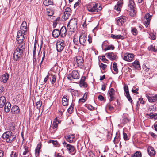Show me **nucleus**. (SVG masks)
I'll list each match as a JSON object with an SVG mask.
<instances>
[{"label":"nucleus","instance_id":"f257e3e1","mask_svg":"<svg viewBox=\"0 0 157 157\" xmlns=\"http://www.w3.org/2000/svg\"><path fill=\"white\" fill-rule=\"evenodd\" d=\"M27 23L26 22H22L20 27V30L18 31L17 35V40L19 43H21L24 39V35L27 34Z\"/></svg>","mask_w":157,"mask_h":157},{"label":"nucleus","instance_id":"f03ea898","mask_svg":"<svg viewBox=\"0 0 157 157\" xmlns=\"http://www.w3.org/2000/svg\"><path fill=\"white\" fill-rule=\"evenodd\" d=\"M2 137L7 142L11 143L15 140L16 136L11 131H6L3 134Z\"/></svg>","mask_w":157,"mask_h":157},{"label":"nucleus","instance_id":"7ed1b4c3","mask_svg":"<svg viewBox=\"0 0 157 157\" xmlns=\"http://www.w3.org/2000/svg\"><path fill=\"white\" fill-rule=\"evenodd\" d=\"M97 7L98 4L95 3L88 4L87 6L88 10L92 13H97L98 11Z\"/></svg>","mask_w":157,"mask_h":157},{"label":"nucleus","instance_id":"20e7f679","mask_svg":"<svg viewBox=\"0 0 157 157\" xmlns=\"http://www.w3.org/2000/svg\"><path fill=\"white\" fill-rule=\"evenodd\" d=\"M71 13V9L69 7H67L65 9V11L63 13V15L62 16V21H65L67 20L68 18V17Z\"/></svg>","mask_w":157,"mask_h":157},{"label":"nucleus","instance_id":"39448f33","mask_svg":"<svg viewBox=\"0 0 157 157\" xmlns=\"http://www.w3.org/2000/svg\"><path fill=\"white\" fill-rule=\"evenodd\" d=\"M63 144L64 147L67 148L71 155H74L76 152V150L73 146L68 144L65 142H63Z\"/></svg>","mask_w":157,"mask_h":157},{"label":"nucleus","instance_id":"423d86ee","mask_svg":"<svg viewBox=\"0 0 157 157\" xmlns=\"http://www.w3.org/2000/svg\"><path fill=\"white\" fill-rule=\"evenodd\" d=\"M79 78V73L76 71H73L71 75L70 74L67 75V78L70 80H72L73 79H78Z\"/></svg>","mask_w":157,"mask_h":157},{"label":"nucleus","instance_id":"0eeeda50","mask_svg":"<svg viewBox=\"0 0 157 157\" xmlns=\"http://www.w3.org/2000/svg\"><path fill=\"white\" fill-rule=\"evenodd\" d=\"M23 52L20 51H19L18 49H16L14 52L13 54V57L14 60L16 61L20 59L22 56Z\"/></svg>","mask_w":157,"mask_h":157},{"label":"nucleus","instance_id":"6e6552de","mask_svg":"<svg viewBox=\"0 0 157 157\" xmlns=\"http://www.w3.org/2000/svg\"><path fill=\"white\" fill-rule=\"evenodd\" d=\"M124 90L125 92V95L128 99L130 103H132V100L129 93L128 86L126 84L124 85Z\"/></svg>","mask_w":157,"mask_h":157},{"label":"nucleus","instance_id":"1a4fd4ad","mask_svg":"<svg viewBox=\"0 0 157 157\" xmlns=\"http://www.w3.org/2000/svg\"><path fill=\"white\" fill-rule=\"evenodd\" d=\"M65 45V44L63 40H62V41L60 40L57 41L56 43V48L57 51L59 52L62 51L64 49Z\"/></svg>","mask_w":157,"mask_h":157},{"label":"nucleus","instance_id":"9d476101","mask_svg":"<svg viewBox=\"0 0 157 157\" xmlns=\"http://www.w3.org/2000/svg\"><path fill=\"white\" fill-rule=\"evenodd\" d=\"M115 90L113 88H110L108 92V96L110 97L109 100L110 101H114L115 98L114 97Z\"/></svg>","mask_w":157,"mask_h":157},{"label":"nucleus","instance_id":"9b49d317","mask_svg":"<svg viewBox=\"0 0 157 157\" xmlns=\"http://www.w3.org/2000/svg\"><path fill=\"white\" fill-rule=\"evenodd\" d=\"M127 19V18L125 16H120L118 17L117 19V25L119 26L123 25Z\"/></svg>","mask_w":157,"mask_h":157},{"label":"nucleus","instance_id":"f8f14e48","mask_svg":"<svg viewBox=\"0 0 157 157\" xmlns=\"http://www.w3.org/2000/svg\"><path fill=\"white\" fill-rule=\"evenodd\" d=\"M87 37L85 34H82L79 37V41L80 44L83 45H86Z\"/></svg>","mask_w":157,"mask_h":157},{"label":"nucleus","instance_id":"ddd939ff","mask_svg":"<svg viewBox=\"0 0 157 157\" xmlns=\"http://www.w3.org/2000/svg\"><path fill=\"white\" fill-rule=\"evenodd\" d=\"M152 16L149 13H147L145 15L144 17L146 21H144V24L146 27H147L150 24V21L151 20Z\"/></svg>","mask_w":157,"mask_h":157},{"label":"nucleus","instance_id":"4468645a","mask_svg":"<svg viewBox=\"0 0 157 157\" xmlns=\"http://www.w3.org/2000/svg\"><path fill=\"white\" fill-rule=\"evenodd\" d=\"M134 57L133 54L126 53L124 54L123 59L126 61L130 62L132 60Z\"/></svg>","mask_w":157,"mask_h":157},{"label":"nucleus","instance_id":"2eb2a0df","mask_svg":"<svg viewBox=\"0 0 157 157\" xmlns=\"http://www.w3.org/2000/svg\"><path fill=\"white\" fill-rule=\"evenodd\" d=\"M77 20L76 19H71L68 24V25L70 26L73 29H76L77 27Z\"/></svg>","mask_w":157,"mask_h":157},{"label":"nucleus","instance_id":"dca6fc26","mask_svg":"<svg viewBox=\"0 0 157 157\" xmlns=\"http://www.w3.org/2000/svg\"><path fill=\"white\" fill-rule=\"evenodd\" d=\"M76 62L78 66L82 67L83 65V60L82 58L80 56H77L76 58Z\"/></svg>","mask_w":157,"mask_h":157},{"label":"nucleus","instance_id":"f3484780","mask_svg":"<svg viewBox=\"0 0 157 157\" xmlns=\"http://www.w3.org/2000/svg\"><path fill=\"white\" fill-rule=\"evenodd\" d=\"M123 4V2L122 1H118L117 4L115 5L114 10L117 12H120L121 9L122 7V5Z\"/></svg>","mask_w":157,"mask_h":157},{"label":"nucleus","instance_id":"a211bd4d","mask_svg":"<svg viewBox=\"0 0 157 157\" xmlns=\"http://www.w3.org/2000/svg\"><path fill=\"white\" fill-rule=\"evenodd\" d=\"M146 97L147 98L149 101L150 102H154L157 100V94L154 96H149L147 94H146Z\"/></svg>","mask_w":157,"mask_h":157},{"label":"nucleus","instance_id":"6ab92c4d","mask_svg":"<svg viewBox=\"0 0 157 157\" xmlns=\"http://www.w3.org/2000/svg\"><path fill=\"white\" fill-rule=\"evenodd\" d=\"M9 75L7 73L2 75L1 77L0 81L1 82L6 83L8 79Z\"/></svg>","mask_w":157,"mask_h":157},{"label":"nucleus","instance_id":"aec40b11","mask_svg":"<svg viewBox=\"0 0 157 157\" xmlns=\"http://www.w3.org/2000/svg\"><path fill=\"white\" fill-rule=\"evenodd\" d=\"M67 30L65 27L63 26L60 31V36L62 37H65L67 35Z\"/></svg>","mask_w":157,"mask_h":157},{"label":"nucleus","instance_id":"412c9836","mask_svg":"<svg viewBox=\"0 0 157 157\" xmlns=\"http://www.w3.org/2000/svg\"><path fill=\"white\" fill-rule=\"evenodd\" d=\"M11 112L13 114H17L19 113L20 109L19 107L16 105L13 106L11 109Z\"/></svg>","mask_w":157,"mask_h":157},{"label":"nucleus","instance_id":"4be33fe9","mask_svg":"<svg viewBox=\"0 0 157 157\" xmlns=\"http://www.w3.org/2000/svg\"><path fill=\"white\" fill-rule=\"evenodd\" d=\"M148 154L151 156H154L155 154V151L154 148L151 147H149L147 149Z\"/></svg>","mask_w":157,"mask_h":157},{"label":"nucleus","instance_id":"5701e85b","mask_svg":"<svg viewBox=\"0 0 157 157\" xmlns=\"http://www.w3.org/2000/svg\"><path fill=\"white\" fill-rule=\"evenodd\" d=\"M6 103V99L4 96L0 97V108H2Z\"/></svg>","mask_w":157,"mask_h":157},{"label":"nucleus","instance_id":"b1692460","mask_svg":"<svg viewBox=\"0 0 157 157\" xmlns=\"http://www.w3.org/2000/svg\"><path fill=\"white\" fill-rule=\"evenodd\" d=\"M20 43V44H19L18 45L16 49H18L19 51V50L23 52L25 48V44L23 42H22Z\"/></svg>","mask_w":157,"mask_h":157},{"label":"nucleus","instance_id":"393cba45","mask_svg":"<svg viewBox=\"0 0 157 157\" xmlns=\"http://www.w3.org/2000/svg\"><path fill=\"white\" fill-rule=\"evenodd\" d=\"M53 36L55 38H58L59 36H60V31L57 29H55L52 32Z\"/></svg>","mask_w":157,"mask_h":157},{"label":"nucleus","instance_id":"a878e982","mask_svg":"<svg viewBox=\"0 0 157 157\" xmlns=\"http://www.w3.org/2000/svg\"><path fill=\"white\" fill-rule=\"evenodd\" d=\"M67 140L70 143H72L75 138L74 134L68 135L65 137Z\"/></svg>","mask_w":157,"mask_h":157},{"label":"nucleus","instance_id":"bb28decb","mask_svg":"<svg viewBox=\"0 0 157 157\" xmlns=\"http://www.w3.org/2000/svg\"><path fill=\"white\" fill-rule=\"evenodd\" d=\"M108 58L111 60L116 59V56L113 52L107 53L106 54Z\"/></svg>","mask_w":157,"mask_h":157},{"label":"nucleus","instance_id":"cd10ccee","mask_svg":"<svg viewBox=\"0 0 157 157\" xmlns=\"http://www.w3.org/2000/svg\"><path fill=\"white\" fill-rule=\"evenodd\" d=\"M4 110L6 112H8L10 110L11 105L10 102H7L5 105Z\"/></svg>","mask_w":157,"mask_h":157},{"label":"nucleus","instance_id":"c85d7f7f","mask_svg":"<svg viewBox=\"0 0 157 157\" xmlns=\"http://www.w3.org/2000/svg\"><path fill=\"white\" fill-rule=\"evenodd\" d=\"M111 37L113 39H121L123 40L124 39V37L121 35H115L113 34H111Z\"/></svg>","mask_w":157,"mask_h":157},{"label":"nucleus","instance_id":"c756f323","mask_svg":"<svg viewBox=\"0 0 157 157\" xmlns=\"http://www.w3.org/2000/svg\"><path fill=\"white\" fill-rule=\"evenodd\" d=\"M128 7L129 9H134L135 7V4L132 0H130L128 4Z\"/></svg>","mask_w":157,"mask_h":157},{"label":"nucleus","instance_id":"7c9ffc66","mask_svg":"<svg viewBox=\"0 0 157 157\" xmlns=\"http://www.w3.org/2000/svg\"><path fill=\"white\" fill-rule=\"evenodd\" d=\"M148 49L149 51H151L152 52H155L157 51V47L153 45H151L148 47Z\"/></svg>","mask_w":157,"mask_h":157},{"label":"nucleus","instance_id":"2f4dec72","mask_svg":"<svg viewBox=\"0 0 157 157\" xmlns=\"http://www.w3.org/2000/svg\"><path fill=\"white\" fill-rule=\"evenodd\" d=\"M43 4L46 6L50 5H52L53 4V2L51 0H45L43 2Z\"/></svg>","mask_w":157,"mask_h":157},{"label":"nucleus","instance_id":"473e14b6","mask_svg":"<svg viewBox=\"0 0 157 157\" xmlns=\"http://www.w3.org/2000/svg\"><path fill=\"white\" fill-rule=\"evenodd\" d=\"M133 67L137 69L140 68V66L139 61L137 60H136L134 62L132 63Z\"/></svg>","mask_w":157,"mask_h":157},{"label":"nucleus","instance_id":"72a5a7b5","mask_svg":"<svg viewBox=\"0 0 157 157\" xmlns=\"http://www.w3.org/2000/svg\"><path fill=\"white\" fill-rule=\"evenodd\" d=\"M68 100L67 98L64 96L62 98V103L63 105L66 106L68 105Z\"/></svg>","mask_w":157,"mask_h":157},{"label":"nucleus","instance_id":"f704fd0d","mask_svg":"<svg viewBox=\"0 0 157 157\" xmlns=\"http://www.w3.org/2000/svg\"><path fill=\"white\" fill-rule=\"evenodd\" d=\"M54 10L50 9H47V13L49 16H52L54 14Z\"/></svg>","mask_w":157,"mask_h":157},{"label":"nucleus","instance_id":"c9c22d12","mask_svg":"<svg viewBox=\"0 0 157 157\" xmlns=\"http://www.w3.org/2000/svg\"><path fill=\"white\" fill-rule=\"evenodd\" d=\"M51 78H50V80L52 84H53L56 81V76L55 75H51Z\"/></svg>","mask_w":157,"mask_h":157},{"label":"nucleus","instance_id":"e433bc0d","mask_svg":"<svg viewBox=\"0 0 157 157\" xmlns=\"http://www.w3.org/2000/svg\"><path fill=\"white\" fill-rule=\"evenodd\" d=\"M113 68L116 72V73H118V70L117 68V64L116 62H114L113 65Z\"/></svg>","mask_w":157,"mask_h":157},{"label":"nucleus","instance_id":"4c0bfd02","mask_svg":"<svg viewBox=\"0 0 157 157\" xmlns=\"http://www.w3.org/2000/svg\"><path fill=\"white\" fill-rule=\"evenodd\" d=\"M141 153L140 151H137L134 154L132 155L131 157H141Z\"/></svg>","mask_w":157,"mask_h":157},{"label":"nucleus","instance_id":"58836bf2","mask_svg":"<svg viewBox=\"0 0 157 157\" xmlns=\"http://www.w3.org/2000/svg\"><path fill=\"white\" fill-rule=\"evenodd\" d=\"M24 151L23 152V155H25L29 152V149L28 147L26 146H24Z\"/></svg>","mask_w":157,"mask_h":157},{"label":"nucleus","instance_id":"ea45409f","mask_svg":"<svg viewBox=\"0 0 157 157\" xmlns=\"http://www.w3.org/2000/svg\"><path fill=\"white\" fill-rule=\"evenodd\" d=\"M130 15L132 17L134 16L136 14V12L134 9H130Z\"/></svg>","mask_w":157,"mask_h":157},{"label":"nucleus","instance_id":"a19ab883","mask_svg":"<svg viewBox=\"0 0 157 157\" xmlns=\"http://www.w3.org/2000/svg\"><path fill=\"white\" fill-rule=\"evenodd\" d=\"M74 106V105L72 104L67 109V112L71 114L72 113Z\"/></svg>","mask_w":157,"mask_h":157},{"label":"nucleus","instance_id":"79ce46f5","mask_svg":"<svg viewBox=\"0 0 157 157\" xmlns=\"http://www.w3.org/2000/svg\"><path fill=\"white\" fill-rule=\"evenodd\" d=\"M60 20V17H57V18L56 20H55L53 22V26H56L57 24L59 22Z\"/></svg>","mask_w":157,"mask_h":157},{"label":"nucleus","instance_id":"37998d69","mask_svg":"<svg viewBox=\"0 0 157 157\" xmlns=\"http://www.w3.org/2000/svg\"><path fill=\"white\" fill-rule=\"evenodd\" d=\"M149 37L151 40H154L156 38V35L153 33H151L149 34Z\"/></svg>","mask_w":157,"mask_h":157},{"label":"nucleus","instance_id":"c03bdc74","mask_svg":"<svg viewBox=\"0 0 157 157\" xmlns=\"http://www.w3.org/2000/svg\"><path fill=\"white\" fill-rule=\"evenodd\" d=\"M131 31L132 33L134 35H136L138 33V31L135 28H132Z\"/></svg>","mask_w":157,"mask_h":157},{"label":"nucleus","instance_id":"a18cd8bd","mask_svg":"<svg viewBox=\"0 0 157 157\" xmlns=\"http://www.w3.org/2000/svg\"><path fill=\"white\" fill-rule=\"evenodd\" d=\"M42 102H41L40 101H39L37 102L36 103L37 108L38 109H40L42 105Z\"/></svg>","mask_w":157,"mask_h":157},{"label":"nucleus","instance_id":"49530a36","mask_svg":"<svg viewBox=\"0 0 157 157\" xmlns=\"http://www.w3.org/2000/svg\"><path fill=\"white\" fill-rule=\"evenodd\" d=\"M18 155L17 153L14 151H12L10 154L11 157H17Z\"/></svg>","mask_w":157,"mask_h":157},{"label":"nucleus","instance_id":"de8ad7c7","mask_svg":"<svg viewBox=\"0 0 157 157\" xmlns=\"http://www.w3.org/2000/svg\"><path fill=\"white\" fill-rule=\"evenodd\" d=\"M80 86L81 87H87V85L86 83L83 82H80Z\"/></svg>","mask_w":157,"mask_h":157},{"label":"nucleus","instance_id":"09e8293b","mask_svg":"<svg viewBox=\"0 0 157 157\" xmlns=\"http://www.w3.org/2000/svg\"><path fill=\"white\" fill-rule=\"evenodd\" d=\"M73 42L76 45H78V44L79 41V39L78 40V37L76 38L75 37L73 40Z\"/></svg>","mask_w":157,"mask_h":157},{"label":"nucleus","instance_id":"8fccbe9b","mask_svg":"<svg viewBox=\"0 0 157 157\" xmlns=\"http://www.w3.org/2000/svg\"><path fill=\"white\" fill-rule=\"evenodd\" d=\"M114 47L113 45H110L107 46L104 50L105 51L110 49L113 50L114 49Z\"/></svg>","mask_w":157,"mask_h":157},{"label":"nucleus","instance_id":"3c124183","mask_svg":"<svg viewBox=\"0 0 157 157\" xmlns=\"http://www.w3.org/2000/svg\"><path fill=\"white\" fill-rule=\"evenodd\" d=\"M129 120L127 118H124L121 121V122L124 124H126L127 122L129 121Z\"/></svg>","mask_w":157,"mask_h":157},{"label":"nucleus","instance_id":"603ef678","mask_svg":"<svg viewBox=\"0 0 157 157\" xmlns=\"http://www.w3.org/2000/svg\"><path fill=\"white\" fill-rule=\"evenodd\" d=\"M100 59L103 61V62L106 63L107 61H108V60L107 59L105 56H100Z\"/></svg>","mask_w":157,"mask_h":157},{"label":"nucleus","instance_id":"864d4df0","mask_svg":"<svg viewBox=\"0 0 157 157\" xmlns=\"http://www.w3.org/2000/svg\"><path fill=\"white\" fill-rule=\"evenodd\" d=\"M100 67H101L103 70H105L107 67V66L105 64H104L102 63H101L100 65Z\"/></svg>","mask_w":157,"mask_h":157},{"label":"nucleus","instance_id":"5fc2aeb1","mask_svg":"<svg viewBox=\"0 0 157 157\" xmlns=\"http://www.w3.org/2000/svg\"><path fill=\"white\" fill-rule=\"evenodd\" d=\"M36 43L37 41L36 40L35 41L34 46L33 47V53H36Z\"/></svg>","mask_w":157,"mask_h":157},{"label":"nucleus","instance_id":"6e6d98bb","mask_svg":"<svg viewBox=\"0 0 157 157\" xmlns=\"http://www.w3.org/2000/svg\"><path fill=\"white\" fill-rule=\"evenodd\" d=\"M59 123H55V122H53L52 124V128L54 129L56 128L58 126V124Z\"/></svg>","mask_w":157,"mask_h":157},{"label":"nucleus","instance_id":"4d7b16f0","mask_svg":"<svg viewBox=\"0 0 157 157\" xmlns=\"http://www.w3.org/2000/svg\"><path fill=\"white\" fill-rule=\"evenodd\" d=\"M50 142L52 143L55 146H57L59 144V143L56 140H50Z\"/></svg>","mask_w":157,"mask_h":157},{"label":"nucleus","instance_id":"13d9d810","mask_svg":"<svg viewBox=\"0 0 157 157\" xmlns=\"http://www.w3.org/2000/svg\"><path fill=\"white\" fill-rule=\"evenodd\" d=\"M123 138L124 140H129V138H128L127 134L125 132L123 133Z\"/></svg>","mask_w":157,"mask_h":157},{"label":"nucleus","instance_id":"bf43d9fd","mask_svg":"<svg viewBox=\"0 0 157 157\" xmlns=\"http://www.w3.org/2000/svg\"><path fill=\"white\" fill-rule=\"evenodd\" d=\"M155 107L154 105H151L150 106L149 109V111H154L155 109Z\"/></svg>","mask_w":157,"mask_h":157},{"label":"nucleus","instance_id":"052dcab7","mask_svg":"<svg viewBox=\"0 0 157 157\" xmlns=\"http://www.w3.org/2000/svg\"><path fill=\"white\" fill-rule=\"evenodd\" d=\"M36 53H33V64L36 63Z\"/></svg>","mask_w":157,"mask_h":157},{"label":"nucleus","instance_id":"680f3d73","mask_svg":"<svg viewBox=\"0 0 157 157\" xmlns=\"http://www.w3.org/2000/svg\"><path fill=\"white\" fill-rule=\"evenodd\" d=\"M35 151L36 156H39L40 152V150H39L37 149L36 148L35 150Z\"/></svg>","mask_w":157,"mask_h":157},{"label":"nucleus","instance_id":"e2e57ef3","mask_svg":"<svg viewBox=\"0 0 157 157\" xmlns=\"http://www.w3.org/2000/svg\"><path fill=\"white\" fill-rule=\"evenodd\" d=\"M87 107L88 109L90 110H94L95 109V108L94 107H93L90 105H88Z\"/></svg>","mask_w":157,"mask_h":157},{"label":"nucleus","instance_id":"0e129e2a","mask_svg":"<svg viewBox=\"0 0 157 157\" xmlns=\"http://www.w3.org/2000/svg\"><path fill=\"white\" fill-rule=\"evenodd\" d=\"M86 101V100L83 97L80 99L79 100V103H83Z\"/></svg>","mask_w":157,"mask_h":157},{"label":"nucleus","instance_id":"69168bd1","mask_svg":"<svg viewBox=\"0 0 157 157\" xmlns=\"http://www.w3.org/2000/svg\"><path fill=\"white\" fill-rule=\"evenodd\" d=\"M148 115L151 118H155L156 117V116L157 115H154L152 113H150L149 114H148Z\"/></svg>","mask_w":157,"mask_h":157},{"label":"nucleus","instance_id":"338daca9","mask_svg":"<svg viewBox=\"0 0 157 157\" xmlns=\"http://www.w3.org/2000/svg\"><path fill=\"white\" fill-rule=\"evenodd\" d=\"M139 89L138 88H136L135 89V90L134 89H132V91L133 93H135L136 94H138V90Z\"/></svg>","mask_w":157,"mask_h":157},{"label":"nucleus","instance_id":"774afa93","mask_svg":"<svg viewBox=\"0 0 157 157\" xmlns=\"http://www.w3.org/2000/svg\"><path fill=\"white\" fill-rule=\"evenodd\" d=\"M98 98L101 101H102L104 99V98L102 95H100L98 97Z\"/></svg>","mask_w":157,"mask_h":157}]
</instances>
